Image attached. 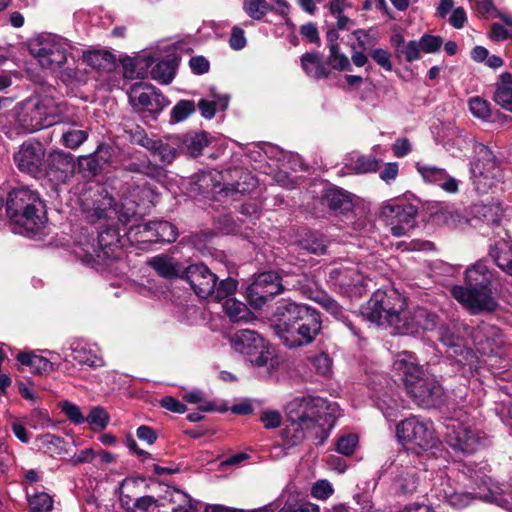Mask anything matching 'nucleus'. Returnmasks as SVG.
Here are the masks:
<instances>
[{"mask_svg":"<svg viewBox=\"0 0 512 512\" xmlns=\"http://www.w3.org/2000/svg\"><path fill=\"white\" fill-rule=\"evenodd\" d=\"M63 114L62 106L53 98H30L17 107L16 123L21 133H33L54 126Z\"/></svg>","mask_w":512,"mask_h":512,"instance_id":"obj_7","label":"nucleus"},{"mask_svg":"<svg viewBox=\"0 0 512 512\" xmlns=\"http://www.w3.org/2000/svg\"><path fill=\"white\" fill-rule=\"evenodd\" d=\"M433 219L437 225L451 229H463L470 224L469 217L462 215L453 205L438 203L435 205Z\"/></svg>","mask_w":512,"mask_h":512,"instance_id":"obj_25","label":"nucleus"},{"mask_svg":"<svg viewBox=\"0 0 512 512\" xmlns=\"http://www.w3.org/2000/svg\"><path fill=\"white\" fill-rule=\"evenodd\" d=\"M151 78L162 83L168 84L175 75V63L171 59H164L157 62L150 71Z\"/></svg>","mask_w":512,"mask_h":512,"instance_id":"obj_38","label":"nucleus"},{"mask_svg":"<svg viewBox=\"0 0 512 512\" xmlns=\"http://www.w3.org/2000/svg\"><path fill=\"white\" fill-rule=\"evenodd\" d=\"M6 210L13 231L26 236L37 233L47 221L45 206L38 193L28 187L15 188L9 193Z\"/></svg>","mask_w":512,"mask_h":512,"instance_id":"obj_5","label":"nucleus"},{"mask_svg":"<svg viewBox=\"0 0 512 512\" xmlns=\"http://www.w3.org/2000/svg\"><path fill=\"white\" fill-rule=\"evenodd\" d=\"M275 507L272 503L264 505L262 507L252 509V510H243V509H235L226 507L223 505H208L206 507V512H274Z\"/></svg>","mask_w":512,"mask_h":512,"instance_id":"obj_60","label":"nucleus"},{"mask_svg":"<svg viewBox=\"0 0 512 512\" xmlns=\"http://www.w3.org/2000/svg\"><path fill=\"white\" fill-rule=\"evenodd\" d=\"M485 435L473 424L451 419L446 425L445 441L455 451L472 454L485 444Z\"/></svg>","mask_w":512,"mask_h":512,"instance_id":"obj_13","label":"nucleus"},{"mask_svg":"<svg viewBox=\"0 0 512 512\" xmlns=\"http://www.w3.org/2000/svg\"><path fill=\"white\" fill-rule=\"evenodd\" d=\"M152 222L133 225L127 232L128 238L137 243H157L158 238L153 233Z\"/></svg>","mask_w":512,"mask_h":512,"instance_id":"obj_37","label":"nucleus"},{"mask_svg":"<svg viewBox=\"0 0 512 512\" xmlns=\"http://www.w3.org/2000/svg\"><path fill=\"white\" fill-rule=\"evenodd\" d=\"M393 367L402 375L407 393L417 405L429 408L442 402V387L434 376L426 373L417 363L413 353L408 351L398 353Z\"/></svg>","mask_w":512,"mask_h":512,"instance_id":"obj_4","label":"nucleus"},{"mask_svg":"<svg viewBox=\"0 0 512 512\" xmlns=\"http://www.w3.org/2000/svg\"><path fill=\"white\" fill-rule=\"evenodd\" d=\"M310 363L315 371L320 375H328L331 371L332 360L328 354L321 352L310 357Z\"/></svg>","mask_w":512,"mask_h":512,"instance_id":"obj_55","label":"nucleus"},{"mask_svg":"<svg viewBox=\"0 0 512 512\" xmlns=\"http://www.w3.org/2000/svg\"><path fill=\"white\" fill-rule=\"evenodd\" d=\"M170 501L179 503V507H172V512H196L199 509V502L190 498L186 493L175 490L171 494Z\"/></svg>","mask_w":512,"mask_h":512,"instance_id":"obj_42","label":"nucleus"},{"mask_svg":"<svg viewBox=\"0 0 512 512\" xmlns=\"http://www.w3.org/2000/svg\"><path fill=\"white\" fill-rule=\"evenodd\" d=\"M345 166L357 174L375 172L378 169V161L372 155H362L353 151L345 158Z\"/></svg>","mask_w":512,"mask_h":512,"instance_id":"obj_30","label":"nucleus"},{"mask_svg":"<svg viewBox=\"0 0 512 512\" xmlns=\"http://www.w3.org/2000/svg\"><path fill=\"white\" fill-rule=\"evenodd\" d=\"M358 436L354 433H346L341 435L336 441L335 450L344 456L352 455L358 447Z\"/></svg>","mask_w":512,"mask_h":512,"instance_id":"obj_47","label":"nucleus"},{"mask_svg":"<svg viewBox=\"0 0 512 512\" xmlns=\"http://www.w3.org/2000/svg\"><path fill=\"white\" fill-rule=\"evenodd\" d=\"M113 149L108 144H100L96 150L88 155L79 156L77 159L78 171L84 177H95L110 165Z\"/></svg>","mask_w":512,"mask_h":512,"instance_id":"obj_21","label":"nucleus"},{"mask_svg":"<svg viewBox=\"0 0 512 512\" xmlns=\"http://www.w3.org/2000/svg\"><path fill=\"white\" fill-rule=\"evenodd\" d=\"M254 283L260 284L261 286L273 287V290H277L278 293L283 292L284 288L280 282V277L276 272L269 271L260 273L254 280Z\"/></svg>","mask_w":512,"mask_h":512,"instance_id":"obj_54","label":"nucleus"},{"mask_svg":"<svg viewBox=\"0 0 512 512\" xmlns=\"http://www.w3.org/2000/svg\"><path fill=\"white\" fill-rule=\"evenodd\" d=\"M300 246L313 254H324L326 252V240L317 232L306 233L300 240Z\"/></svg>","mask_w":512,"mask_h":512,"instance_id":"obj_40","label":"nucleus"},{"mask_svg":"<svg viewBox=\"0 0 512 512\" xmlns=\"http://www.w3.org/2000/svg\"><path fill=\"white\" fill-rule=\"evenodd\" d=\"M62 412L66 415L69 421L74 424H82L85 422V417L81 413L80 408L69 401H63L59 404Z\"/></svg>","mask_w":512,"mask_h":512,"instance_id":"obj_57","label":"nucleus"},{"mask_svg":"<svg viewBox=\"0 0 512 512\" xmlns=\"http://www.w3.org/2000/svg\"><path fill=\"white\" fill-rule=\"evenodd\" d=\"M75 161L72 154L61 150L51 151L46 159V173L56 183L68 182L75 173Z\"/></svg>","mask_w":512,"mask_h":512,"instance_id":"obj_20","label":"nucleus"},{"mask_svg":"<svg viewBox=\"0 0 512 512\" xmlns=\"http://www.w3.org/2000/svg\"><path fill=\"white\" fill-rule=\"evenodd\" d=\"M17 360L29 367L33 373L42 374L52 370V363L43 356L21 352L17 355Z\"/></svg>","mask_w":512,"mask_h":512,"instance_id":"obj_36","label":"nucleus"},{"mask_svg":"<svg viewBox=\"0 0 512 512\" xmlns=\"http://www.w3.org/2000/svg\"><path fill=\"white\" fill-rule=\"evenodd\" d=\"M300 61L302 69L313 79H326L331 74L330 69L323 60L322 54L319 52L304 53Z\"/></svg>","mask_w":512,"mask_h":512,"instance_id":"obj_29","label":"nucleus"},{"mask_svg":"<svg viewBox=\"0 0 512 512\" xmlns=\"http://www.w3.org/2000/svg\"><path fill=\"white\" fill-rule=\"evenodd\" d=\"M231 346L256 367L266 366L273 357V351L268 342L254 330H238L231 337Z\"/></svg>","mask_w":512,"mask_h":512,"instance_id":"obj_12","label":"nucleus"},{"mask_svg":"<svg viewBox=\"0 0 512 512\" xmlns=\"http://www.w3.org/2000/svg\"><path fill=\"white\" fill-rule=\"evenodd\" d=\"M446 500L449 505L460 509L468 506L473 500V496L468 492H453L446 495Z\"/></svg>","mask_w":512,"mask_h":512,"instance_id":"obj_61","label":"nucleus"},{"mask_svg":"<svg viewBox=\"0 0 512 512\" xmlns=\"http://www.w3.org/2000/svg\"><path fill=\"white\" fill-rule=\"evenodd\" d=\"M243 10L252 19L260 20L266 15L268 4L266 0H244Z\"/></svg>","mask_w":512,"mask_h":512,"instance_id":"obj_50","label":"nucleus"},{"mask_svg":"<svg viewBox=\"0 0 512 512\" xmlns=\"http://www.w3.org/2000/svg\"><path fill=\"white\" fill-rule=\"evenodd\" d=\"M471 113L478 118L487 119L490 116V104L481 97H473L469 100Z\"/></svg>","mask_w":512,"mask_h":512,"instance_id":"obj_56","label":"nucleus"},{"mask_svg":"<svg viewBox=\"0 0 512 512\" xmlns=\"http://www.w3.org/2000/svg\"><path fill=\"white\" fill-rule=\"evenodd\" d=\"M273 287H263L260 284L251 283L246 290L247 299L255 309H261L268 301L279 293Z\"/></svg>","mask_w":512,"mask_h":512,"instance_id":"obj_34","label":"nucleus"},{"mask_svg":"<svg viewBox=\"0 0 512 512\" xmlns=\"http://www.w3.org/2000/svg\"><path fill=\"white\" fill-rule=\"evenodd\" d=\"M156 198L157 193L146 182H127L119 205H115L114 199L108 194L100 195L91 208H85V212L92 222L117 219L126 225L149 213Z\"/></svg>","mask_w":512,"mask_h":512,"instance_id":"obj_2","label":"nucleus"},{"mask_svg":"<svg viewBox=\"0 0 512 512\" xmlns=\"http://www.w3.org/2000/svg\"><path fill=\"white\" fill-rule=\"evenodd\" d=\"M46 150L42 143L34 140L25 141L14 154V161L21 172L37 175L45 160Z\"/></svg>","mask_w":512,"mask_h":512,"instance_id":"obj_19","label":"nucleus"},{"mask_svg":"<svg viewBox=\"0 0 512 512\" xmlns=\"http://www.w3.org/2000/svg\"><path fill=\"white\" fill-rule=\"evenodd\" d=\"M417 208L411 204H387L381 215L390 225L391 233L400 237L408 234L416 224Z\"/></svg>","mask_w":512,"mask_h":512,"instance_id":"obj_17","label":"nucleus"},{"mask_svg":"<svg viewBox=\"0 0 512 512\" xmlns=\"http://www.w3.org/2000/svg\"><path fill=\"white\" fill-rule=\"evenodd\" d=\"M416 169L425 182L437 185L448 193L458 191V181L450 176L444 168L417 163Z\"/></svg>","mask_w":512,"mask_h":512,"instance_id":"obj_22","label":"nucleus"},{"mask_svg":"<svg viewBox=\"0 0 512 512\" xmlns=\"http://www.w3.org/2000/svg\"><path fill=\"white\" fill-rule=\"evenodd\" d=\"M496 265L506 274L512 276V247L493 256Z\"/></svg>","mask_w":512,"mask_h":512,"instance_id":"obj_63","label":"nucleus"},{"mask_svg":"<svg viewBox=\"0 0 512 512\" xmlns=\"http://www.w3.org/2000/svg\"><path fill=\"white\" fill-rule=\"evenodd\" d=\"M328 63L337 71H351L349 58L340 51V47L329 50Z\"/></svg>","mask_w":512,"mask_h":512,"instance_id":"obj_52","label":"nucleus"},{"mask_svg":"<svg viewBox=\"0 0 512 512\" xmlns=\"http://www.w3.org/2000/svg\"><path fill=\"white\" fill-rule=\"evenodd\" d=\"M134 140L139 145L153 151V153L158 156L160 161L164 164L171 163L176 156L175 148L169 144L154 141L147 136L135 137Z\"/></svg>","mask_w":512,"mask_h":512,"instance_id":"obj_32","label":"nucleus"},{"mask_svg":"<svg viewBox=\"0 0 512 512\" xmlns=\"http://www.w3.org/2000/svg\"><path fill=\"white\" fill-rule=\"evenodd\" d=\"M83 61L94 69H104L111 62V54L103 51L83 53Z\"/></svg>","mask_w":512,"mask_h":512,"instance_id":"obj_48","label":"nucleus"},{"mask_svg":"<svg viewBox=\"0 0 512 512\" xmlns=\"http://www.w3.org/2000/svg\"><path fill=\"white\" fill-rule=\"evenodd\" d=\"M328 282L340 289L347 295L361 294V287L364 285V277L359 272L356 265L350 263L348 265L332 267L328 272Z\"/></svg>","mask_w":512,"mask_h":512,"instance_id":"obj_18","label":"nucleus"},{"mask_svg":"<svg viewBox=\"0 0 512 512\" xmlns=\"http://www.w3.org/2000/svg\"><path fill=\"white\" fill-rule=\"evenodd\" d=\"M54 133L60 135V143L68 149H77L89 136V131L74 121H60L55 124Z\"/></svg>","mask_w":512,"mask_h":512,"instance_id":"obj_24","label":"nucleus"},{"mask_svg":"<svg viewBox=\"0 0 512 512\" xmlns=\"http://www.w3.org/2000/svg\"><path fill=\"white\" fill-rule=\"evenodd\" d=\"M495 86L494 101L505 110L512 112V74L502 73Z\"/></svg>","mask_w":512,"mask_h":512,"instance_id":"obj_31","label":"nucleus"},{"mask_svg":"<svg viewBox=\"0 0 512 512\" xmlns=\"http://www.w3.org/2000/svg\"><path fill=\"white\" fill-rule=\"evenodd\" d=\"M420 50L425 53H434L440 49L443 40L439 36L423 35L418 41Z\"/></svg>","mask_w":512,"mask_h":512,"instance_id":"obj_58","label":"nucleus"},{"mask_svg":"<svg viewBox=\"0 0 512 512\" xmlns=\"http://www.w3.org/2000/svg\"><path fill=\"white\" fill-rule=\"evenodd\" d=\"M148 265L152 267L156 273L167 279L183 277L184 268L173 257L165 254L157 255L147 261Z\"/></svg>","mask_w":512,"mask_h":512,"instance_id":"obj_28","label":"nucleus"},{"mask_svg":"<svg viewBox=\"0 0 512 512\" xmlns=\"http://www.w3.org/2000/svg\"><path fill=\"white\" fill-rule=\"evenodd\" d=\"M271 328L286 347L298 348L316 339L322 329V320L313 307L282 299L272 313Z\"/></svg>","mask_w":512,"mask_h":512,"instance_id":"obj_1","label":"nucleus"},{"mask_svg":"<svg viewBox=\"0 0 512 512\" xmlns=\"http://www.w3.org/2000/svg\"><path fill=\"white\" fill-rule=\"evenodd\" d=\"M315 302L319 303L328 313L336 319H344L343 308L331 297L324 293H319L312 298Z\"/></svg>","mask_w":512,"mask_h":512,"instance_id":"obj_51","label":"nucleus"},{"mask_svg":"<svg viewBox=\"0 0 512 512\" xmlns=\"http://www.w3.org/2000/svg\"><path fill=\"white\" fill-rule=\"evenodd\" d=\"M225 299L224 310L232 321L236 322L246 319L248 309L244 303L230 298V296Z\"/></svg>","mask_w":512,"mask_h":512,"instance_id":"obj_44","label":"nucleus"},{"mask_svg":"<svg viewBox=\"0 0 512 512\" xmlns=\"http://www.w3.org/2000/svg\"><path fill=\"white\" fill-rule=\"evenodd\" d=\"M492 273L483 261H478L465 272L466 286L455 285L451 288L452 296L473 314L492 312L497 302L492 295Z\"/></svg>","mask_w":512,"mask_h":512,"instance_id":"obj_6","label":"nucleus"},{"mask_svg":"<svg viewBox=\"0 0 512 512\" xmlns=\"http://www.w3.org/2000/svg\"><path fill=\"white\" fill-rule=\"evenodd\" d=\"M162 505L158 499L147 495L135 499L131 504V509L128 510L132 512H161L160 506Z\"/></svg>","mask_w":512,"mask_h":512,"instance_id":"obj_46","label":"nucleus"},{"mask_svg":"<svg viewBox=\"0 0 512 512\" xmlns=\"http://www.w3.org/2000/svg\"><path fill=\"white\" fill-rule=\"evenodd\" d=\"M437 316L424 307L408 309L406 306L398 314L393 326L397 334L418 335L423 331H432L437 325Z\"/></svg>","mask_w":512,"mask_h":512,"instance_id":"obj_14","label":"nucleus"},{"mask_svg":"<svg viewBox=\"0 0 512 512\" xmlns=\"http://www.w3.org/2000/svg\"><path fill=\"white\" fill-rule=\"evenodd\" d=\"M396 435L408 450L416 454L430 451L440 443L432 422L416 416L402 420L397 425Z\"/></svg>","mask_w":512,"mask_h":512,"instance_id":"obj_10","label":"nucleus"},{"mask_svg":"<svg viewBox=\"0 0 512 512\" xmlns=\"http://www.w3.org/2000/svg\"><path fill=\"white\" fill-rule=\"evenodd\" d=\"M420 52L419 43L417 41H409L405 45H401L400 48L397 47L396 57L407 62H413L420 58Z\"/></svg>","mask_w":512,"mask_h":512,"instance_id":"obj_53","label":"nucleus"},{"mask_svg":"<svg viewBox=\"0 0 512 512\" xmlns=\"http://www.w3.org/2000/svg\"><path fill=\"white\" fill-rule=\"evenodd\" d=\"M324 203L334 211L346 212L352 209V201L341 189H330L323 196Z\"/></svg>","mask_w":512,"mask_h":512,"instance_id":"obj_35","label":"nucleus"},{"mask_svg":"<svg viewBox=\"0 0 512 512\" xmlns=\"http://www.w3.org/2000/svg\"><path fill=\"white\" fill-rule=\"evenodd\" d=\"M99 261L116 259L121 252L120 233L114 226H107L98 234V249L95 250Z\"/></svg>","mask_w":512,"mask_h":512,"instance_id":"obj_23","label":"nucleus"},{"mask_svg":"<svg viewBox=\"0 0 512 512\" xmlns=\"http://www.w3.org/2000/svg\"><path fill=\"white\" fill-rule=\"evenodd\" d=\"M475 151L478 158L471 164V174L476 189L484 193L495 184L496 178L500 175V169L487 146L477 144Z\"/></svg>","mask_w":512,"mask_h":512,"instance_id":"obj_15","label":"nucleus"},{"mask_svg":"<svg viewBox=\"0 0 512 512\" xmlns=\"http://www.w3.org/2000/svg\"><path fill=\"white\" fill-rule=\"evenodd\" d=\"M420 484L418 470L414 466H401L394 478L396 490L403 495H412L417 492Z\"/></svg>","mask_w":512,"mask_h":512,"instance_id":"obj_27","label":"nucleus"},{"mask_svg":"<svg viewBox=\"0 0 512 512\" xmlns=\"http://www.w3.org/2000/svg\"><path fill=\"white\" fill-rule=\"evenodd\" d=\"M438 335L440 341L448 348L453 349L455 354L458 353V350L462 351L459 338L455 337L448 328L440 327L438 330Z\"/></svg>","mask_w":512,"mask_h":512,"instance_id":"obj_62","label":"nucleus"},{"mask_svg":"<svg viewBox=\"0 0 512 512\" xmlns=\"http://www.w3.org/2000/svg\"><path fill=\"white\" fill-rule=\"evenodd\" d=\"M406 305L405 298L396 290H376L370 299L361 307L363 319L378 326L393 328L398 314Z\"/></svg>","mask_w":512,"mask_h":512,"instance_id":"obj_9","label":"nucleus"},{"mask_svg":"<svg viewBox=\"0 0 512 512\" xmlns=\"http://www.w3.org/2000/svg\"><path fill=\"white\" fill-rule=\"evenodd\" d=\"M153 233L158 238V242H174L178 233L176 227L168 221H151Z\"/></svg>","mask_w":512,"mask_h":512,"instance_id":"obj_41","label":"nucleus"},{"mask_svg":"<svg viewBox=\"0 0 512 512\" xmlns=\"http://www.w3.org/2000/svg\"><path fill=\"white\" fill-rule=\"evenodd\" d=\"M69 44L53 35H41L31 40L29 51L40 66L50 71H57L68 61Z\"/></svg>","mask_w":512,"mask_h":512,"instance_id":"obj_11","label":"nucleus"},{"mask_svg":"<svg viewBox=\"0 0 512 512\" xmlns=\"http://www.w3.org/2000/svg\"><path fill=\"white\" fill-rule=\"evenodd\" d=\"M503 214L500 203L491 201L489 203H475L469 209V215L471 216L470 224L472 222H483L488 226L495 227L499 226L501 217Z\"/></svg>","mask_w":512,"mask_h":512,"instance_id":"obj_26","label":"nucleus"},{"mask_svg":"<svg viewBox=\"0 0 512 512\" xmlns=\"http://www.w3.org/2000/svg\"><path fill=\"white\" fill-rule=\"evenodd\" d=\"M53 499L46 492H37L28 497V503L32 512H51Z\"/></svg>","mask_w":512,"mask_h":512,"instance_id":"obj_43","label":"nucleus"},{"mask_svg":"<svg viewBox=\"0 0 512 512\" xmlns=\"http://www.w3.org/2000/svg\"><path fill=\"white\" fill-rule=\"evenodd\" d=\"M195 112V103L192 100H181L171 110V122L184 121Z\"/></svg>","mask_w":512,"mask_h":512,"instance_id":"obj_49","label":"nucleus"},{"mask_svg":"<svg viewBox=\"0 0 512 512\" xmlns=\"http://www.w3.org/2000/svg\"><path fill=\"white\" fill-rule=\"evenodd\" d=\"M72 358L79 364L87 365L93 368L102 367L104 361L102 358L96 356L91 351L85 348H75L72 350Z\"/></svg>","mask_w":512,"mask_h":512,"instance_id":"obj_45","label":"nucleus"},{"mask_svg":"<svg viewBox=\"0 0 512 512\" xmlns=\"http://www.w3.org/2000/svg\"><path fill=\"white\" fill-rule=\"evenodd\" d=\"M279 512H320L318 505L305 502L300 505L285 503Z\"/></svg>","mask_w":512,"mask_h":512,"instance_id":"obj_64","label":"nucleus"},{"mask_svg":"<svg viewBox=\"0 0 512 512\" xmlns=\"http://www.w3.org/2000/svg\"><path fill=\"white\" fill-rule=\"evenodd\" d=\"M139 485L140 481L135 478H126L120 483L119 498L125 509H131V504L134 501L133 497L137 494Z\"/></svg>","mask_w":512,"mask_h":512,"instance_id":"obj_39","label":"nucleus"},{"mask_svg":"<svg viewBox=\"0 0 512 512\" xmlns=\"http://www.w3.org/2000/svg\"><path fill=\"white\" fill-rule=\"evenodd\" d=\"M129 103L139 113H160L167 104L166 98L147 83L133 84L128 91Z\"/></svg>","mask_w":512,"mask_h":512,"instance_id":"obj_16","label":"nucleus"},{"mask_svg":"<svg viewBox=\"0 0 512 512\" xmlns=\"http://www.w3.org/2000/svg\"><path fill=\"white\" fill-rule=\"evenodd\" d=\"M200 298L221 301L234 294L237 282L232 278L218 281V277L206 265L192 264L184 269L183 277Z\"/></svg>","mask_w":512,"mask_h":512,"instance_id":"obj_8","label":"nucleus"},{"mask_svg":"<svg viewBox=\"0 0 512 512\" xmlns=\"http://www.w3.org/2000/svg\"><path fill=\"white\" fill-rule=\"evenodd\" d=\"M293 443L306 438L318 440L323 444L334 426V417L328 411L327 401L320 397H302L292 400L286 408Z\"/></svg>","mask_w":512,"mask_h":512,"instance_id":"obj_3","label":"nucleus"},{"mask_svg":"<svg viewBox=\"0 0 512 512\" xmlns=\"http://www.w3.org/2000/svg\"><path fill=\"white\" fill-rule=\"evenodd\" d=\"M209 143L208 134L205 132L188 133L182 138L180 149L191 157H198Z\"/></svg>","mask_w":512,"mask_h":512,"instance_id":"obj_33","label":"nucleus"},{"mask_svg":"<svg viewBox=\"0 0 512 512\" xmlns=\"http://www.w3.org/2000/svg\"><path fill=\"white\" fill-rule=\"evenodd\" d=\"M85 421H87L90 425H95L103 429L107 426L109 417L103 408L94 407L91 409L89 415L85 418Z\"/></svg>","mask_w":512,"mask_h":512,"instance_id":"obj_59","label":"nucleus"}]
</instances>
